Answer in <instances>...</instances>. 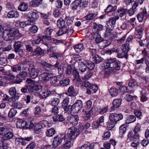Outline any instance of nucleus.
<instances>
[{"label":"nucleus","instance_id":"4c0bfd02","mask_svg":"<svg viewBox=\"0 0 149 149\" xmlns=\"http://www.w3.org/2000/svg\"><path fill=\"white\" fill-rule=\"evenodd\" d=\"M23 45V43L22 42L18 41H15L13 45L14 51L15 52L17 53L18 50L20 49V48Z\"/></svg>","mask_w":149,"mask_h":149},{"label":"nucleus","instance_id":"20e7f679","mask_svg":"<svg viewBox=\"0 0 149 149\" xmlns=\"http://www.w3.org/2000/svg\"><path fill=\"white\" fill-rule=\"evenodd\" d=\"M123 118V116L122 113H116L110 114L109 117L110 122L115 124H116L118 121L122 120Z\"/></svg>","mask_w":149,"mask_h":149},{"label":"nucleus","instance_id":"dca6fc26","mask_svg":"<svg viewBox=\"0 0 149 149\" xmlns=\"http://www.w3.org/2000/svg\"><path fill=\"white\" fill-rule=\"evenodd\" d=\"M32 140V137L30 136L29 137H25L24 138H17L16 141L19 142L22 145L25 146L28 143V142Z\"/></svg>","mask_w":149,"mask_h":149},{"label":"nucleus","instance_id":"09e8293b","mask_svg":"<svg viewBox=\"0 0 149 149\" xmlns=\"http://www.w3.org/2000/svg\"><path fill=\"white\" fill-rule=\"evenodd\" d=\"M17 113V111L14 108L11 109L8 113V116L9 118H13L14 117Z\"/></svg>","mask_w":149,"mask_h":149},{"label":"nucleus","instance_id":"49530a36","mask_svg":"<svg viewBox=\"0 0 149 149\" xmlns=\"http://www.w3.org/2000/svg\"><path fill=\"white\" fill-rule=\"evenodd\" d=\"M28 8L27 4L25 3H21L18 7V9L22 11L27 10Z\"/></svg>","mask_w":149,"mask_h":149},{"label":"nucleus","instance_id":"f3484780","mask_svg":"<svg viewBox=\"0 0 149 149\" xmlns=\"http://www.w3.org/2000/svg\"><path fill=\"white\" fill-rule=\"evenodd\" d=\"M117 7L116 5L113 6L111 4L109 5L105 10L104 12L107 13H110L116 12L115 11L116 10Z\"/></svg>","mask_w":149,"mask_h":149},{"label":"nucleus","instance_id":"473e14b6","mask_svg":"<svg viewBox=\"0 0 149 149\" xmlns=\"http://www.w3.org/2000/svg\"><path fill=\"white\" fill-rule=\"evenodd\" d=\"M84 48V46L83 44L79 43L74 45V48L77 52H80L82 51Z\"/></svg>","mask_w":149,"mask_h":149},{"label":"nucleus","instance_id":"79ce46f5","mask_svg":"<svg viewBox=\"0 0 149 149\" xmlns=\"http://www.w3.org/2000/svg\"><path fill=\"white\" fill-rule=\"evenodd\" d=\"M54 120V121L62 122L65 120V118L63 115L59 114H57L54 116L53 117Z\"/></svg>","mask_w":149,"mask_h":149},{"label":"nucleus","instance_id":"a18cd8bd","mask_svg":"<svg viewBox=\"0 0 149 149\" xmlns=\"http://www.w3.org/2000/svg\"><path fill=\"white\" fill-rule=\"evenodd\" d=\"M117 57L118 58H125L126 59H127L128 58V53L124 51H122L121 53L119 52L118 54H117Z\"/></svg>","mask_w":149,"mask_h":149},{"label":"nucleus","instance_id":"3c124183","mask_svg":"<svg viewBox=\"0 0 149 149\" xmlns=\"http://www.w3.org/2000/svg\"><path fill=\"white\" fill-rule=\"evenodd\" d=\"M91 126V124L89 123H87L84 125H81L80 128V130L83 132H85Z\"/></svg>","mask_w":149,"mask_h":149},{"label":"nucleus","instance_id":"c756f323","mask_svg":"<svg viewBox=\"0 0 149 149\" xmlns=\"http://www.w3.org/2000/svg\"><path fill=\"white\" fill-rule=\"evenodd\" d=\"M48 90H42L40 92L39 95L42 99L46 98L49 97Z\"/></svg>","mask_w":149,"mask_h":149},{"label":"nucleus","instance_id":"5fc2aeb1","mask_svg":"<svg viewBox=\"0 0 149 149\" xmlns=\"http://www.w3.org/2000/svg\"><path fill=\"white\" fill-rule=\"evenodd\" d=\"M110 132L108 131L104 132L102 136V139L103 140H106L109 138L111 136Z\"/></svg>","mask_w":149,"mask_h":149},{"label":"nucleus","instance_id":"39448f33","mask_svg":"<svg viewBox=\"0 0 149 149\" xmlns=\"http://www.w3.org/2000/svg\"><path fill=\"white\" fill-rule=\"evenodd\" d=\"M112 16L113 17L110 18L108 21L107 22V27L109 28L111 27L113 28L116 24V21L119 19V16L116 12L112 13Z\"/></svg>","mask_w":149,"mask_h":149},{"label":"nucleus","instance_id":"c9c22d12","mask_svg":"<svg viewBox=\"0 0 149 149\" xmlns=\"http://www.w3.org/2000/svg\"><path fill=\"white\" fill-rule=\"evenodd\" d=\"M59 99L57 97H54L49 102L50 104L53 106H57L59 103Z\"/></svg>","mask_w":149,"mask_h":149},{"label":"nucleus","instance_id":"0eeeda50","mask_svg":"<svg viewBox=\"0 0 149 149\" xmlns=\"http://www.w3.org/2000/svg\"><path fill=\"white\" fill-rule=\"evenodd\" d=\"M53 31V28L49 26L48 27L44 32V35L42 36L43 39L45 40H49L51 39V35Z\"/></svg>","mask_w":149,"mask_h":149},{"label":"nucleus","instance_id":"052dcab7","mask_svg":"<svg viewBox=\"0 0 149 149\" xmlns=\"http://www.w3.org/2000/svg\"><path fill=\"white\" fill-rule=\"evenodd\" d=\"M36 146V143L35 142L32 141L28 144L26 148V149H34Z\"/></svg>","mask_w":149,"mask_h":149},{"label":"nucleus","instance_id":"a211bd4d","mask_svg":"<svg viewBox=\"0 0 149 149\" xmlns=\"http://www.w3.org/2000/svg\"><path fill=\"white\" fill-rule=\"evenodd\" d=\"M98 87L97 85L95 84H92L89 89H88L86 90V93L89 95H91L95 93L97 91Z\"/></svg>","mask_w":149,"mask_h":149},{"label":"nucleus","instance_id":"4d7b16f0","mask_svg":"<svg viewBox=\"0 0 149 149\" xmlns=\"http://www.w3.org/2000/svg\"><path fill=\"white\" fill-rule=\"evenodd\" d=\"M12 106L14 107L19 109H21L22 107V105L19 102H13Z\"/></svg>","mask_w":149,"mask_h":149},{"label":"nucleus","instance_id":"e433bc0d","mask_svg":"<svg viewBox=\"0 0 149 149\" xmlns=\"http://www.w3.org/2000/svg\"><path fill=\"white\" fill-rule=\"evenodd\" d=\"M78 68L79 70L82 73L85 72L87 69V66L85 63L83 62L79 63Z\"/></svg>","mask_w":149,"mask_h":149},{"label":"nucleus","instance_id":"bf43d9fd","mask_svg":"<svg viewBox=\"0 0 149 149\" xmlns=\"http://www.w3.org/2000/svg\"><path fill=\"white\" fill-rule=\"evenodd\" d=\"M7 83V78L0 76V86L5 85Z\"/></svg>","mask_w":149,"mask_h":149},{"label":"nucleus","instance_id":"e2e57ef3","mask_svg":"<svg viewBox=\"0 0 149 149\" xmlns=\"http://www.w3.org/2000/svg\"><path fill=\"white\" fill-rule=\"evenodd\" d=\"M0 145V149H8V146L6 141H2Z\"/></svg>","mask_w":149,"mask_h":149},{"label":"nucleus","instance_id":"5701e85b","mask_svg":"<svg viewBox=\"0 0 149 149\" xmlns=\"http://www.w3.org/2000/svg\"><path fill=\"white\" fill-rule=\"evenodd\" d=\"M59 30L56 33L55 36L56 37L59 36L67 33V28L65 26L60 28Z\"/></svg>","mask_w":149,"mask_h":149},{"label":"nucleus","instance_id":"0e129e2a","mask_svg":"<svg viewBox=\"0 0 149 149\" xmlns=\"http://www.w3.org/2000/svg\"><path fill=\"white\" fill-rule=\"evenodd\" d=\"M34 125L32 121L30 122L28 121V122H27V124H26L25 129H33L34 127Z\"/></svg>","mask_w":149,"mask_h":149},{"label":"nucleus","instance_id":"6e6d98bb","mask_svg":"<svg viewBox=\"0 0 149 149\" xmlns=\"http://www.w3.org/2000/svg\"><path fill=\"white\" fill-rule=\"evenodd\" d=\"M119 129L120 134L121 135H123L125 132L127 128L125 125H123L120 126Z\"/></svg>","mask_w":149,"mask_h":149},{"label":"nucleus","instance_id":"2f4dec72","mask_svg":"<svg viewBox=\"0 0 149 149\" xmlns=\"http://www.w3.org/2000/svg\"><path fill=\"white\" fill-rule=\"evenodd\" d=\"M14 136L13 133L10 132H5L4 135L3 136L2 138L4 140L3 141H6L7 140L12 138Z\"/></svg>","mask_w":149,"mask_h":149},{"label":"nucleus","instance_id":"412c9836","mask_svg":"<svg viewBox=\"0 0 149 149\" xmlns=\"http://www.w3.org/2000/svg\"><path fill=\"white\" fill-rule=\"evenodd\" d=\"M26 124L27 122L26 121L20 119L17 121L16 126L17 128L25 129Z\"/></svg>","mask_w":149,"mask_h":149},{"label":"nucleus","instance_id":"2eb2a0df","mask_svg":"<svg viewBox=\"0 0 149 149\" xmlns=\"http://www.w3.org/2000/svg\"><path fill=\"white\" fill-rule=\"evenodd\" d=\"M27 72L26 71L20 72L19 74L16 76V82L17 84H20L22 82V79L21 78H24L26 77L27 74Z\"/></svg>","mask_w":149,"mask_h":149},{"label":"nucleus","instance_id":"6ab92c4d","mask_svg":"<svg viewBox=\"0 0 149 149\" xmlns=\"http://www.w3.org/2000/svg\"><path fill=\"white\" fill-rule=\"evenodd\" d=\"M93 112L92 109H91L89 111H86L83 110L82 111V117H83L85 120H88L91 117V115Z\"/></svg>","mask_w":149,"mask_h":149},{"label":"nucleus","instance_id":"9d476101","mask_svg":"<svg viewBox=\"0 0 149 149\" xmlns=\"http://www.w3.org/2000/svg\"><path fill=\"white\" fill-rule=\"evenodd\" d=\"M122 100L121 98L115 99L112 102V106L111 107V111H114L117 110L120 106Z\"/></svg>","mask_w":149,"mask_h":149},{"label":"nucleus","instance_id":"c85d7f7f","mask_svg":"<svg viewBox=\"0 0 149 149\" xmlns=\"http://www.w3.org/2000/svg\"><path fill=\"white\" fill-rule=\"evenodd\" d=\"M127 9L124 8H120L119 9L117 10L116 13H118V16L119 17H121L124 16L127 13Z\"/></svg>","mask_w":149,"mask_h":149},{"label":"nucleus","instance_id":"6e6552de","mask_svg":"<svg viewBox=\"0 0 149 149\" xmlns=\"http://www.w3.org/2000/svg\"><path fill=\"white\" fill-rule=\"evenodd\" d=\"M145 17L146 18H149V12H147L145 8H143L137 15V19L140 22H141L143 20Z\"/></svg>","mask_w":149,"mask_h":149},{"label":"nucleus","instance_id":"ea45409f","mask_svg":"<svg viewBox=\"0 0 149 149\" xmlns=\"http://www.w3.org/2000/svg\"><path fill=\"white\" fill-rule=\"evenodd\" d=\"M57 26L59 28L66 26L65 21L61 17L60 18L57 20Z\"/></svg>","mask_w":149,"mask_h":149},{"label":"nucleus","instance_id":"603ef678","mask_svg":"<svg viewBox=\"0 0 149 149\" xmlns=\"http://www.w3.org/2000/svg\"><path fill=\"white\" fill-rule=\"evenodd\" d=\"M121 49L122 51H124L128 53V52L130 49L129 43L126 42V43L122 45Z\"/></svg>","mask_w":149,"mask_h":149},{"label":"nucleus","instance_id":"13d9d810","mask_svg":"<svg viewBox=\"0 0 149 149\" xmlns=\"http://www.w3.org/2000/svg\"><path fill=\"white\" fill-rule=\"evenodd\" d=\"M134 113L136 117L139 119H141V117H142V114L141 112L139 110H134Z\"/></svg>","mask_w":149,"mask_h":149},{"label":"nucleus","instance_id":"f704fd0d","mask_svg":"<svg viewBox=\"0 0 149 149\" xmlns=\"http://www.w3.org/2000/svg\"><path fill=\"white\" fill-rule=\"evenodd\" d=\"M97 14L95 13H89L84 17V18L86 20L91 21L93 19L97 17Z\"/></svg>","mask_w":149,"mask_h":149},{"label":"nucleus","instance_id":"f8f14e48","mask_svg":"<svg viewBox=\"0 0 149 149\" xmlns=\"http://www.w3.org/2000/svg\"><path fill=\"white\" fill-rule=\"evenodd\" d=\"M14 36V34L11 31L5 30L3 32L1 37L6 40L8 41L11 40Z\"/></svg>","mask_w":149,"mask_h":149},{"label":"nucleus","instance_id":"b1692460","mask_svg":"<svg viewBox=\"0 0 149 149\" xmlns=\"http://www.w3.org/2000/svg\"><path fill=\"white\" fill-rule=\"evenodd\" d=\"M7 16L8 18H17L19 16V12L16 10H12L9 11L8 14Z\"/></svg>","mask_w":149,"mask_h":149},{"label":"nucleus","instance_id":"c03bdc74","mask_svg":"<svg viewBox=\"0 0 149 149\" xmlns=\"http://www.w3.org/2000/svg\"><path fill=\"white\" fill-rule=\"evenodd\" d=\"M110 93L112 97L116 96L118 94V90L114 87H112L110 89Z\"/></svg>","mask_w":149,"mask_h":149},{"label":"nucleus","instance_id":"bb28decb","mask_svg":"<svg viewBox=\"0 0 149 149\" xmlns=\"http://www.w3.org/2000/svg\"><path fill=\"white\" fill-rule=\"evenodd\" d=\"M92 59L94 63L96 64L100 63L104 60L103 58L98 55L93 56Z\"/></svg>","mask_w":149,"mask_h":149},{"label":"nucleus","instance_id":"69168bd1","mask_svg":"<svg viewBox=\"0 0 149 149\" xmlns=\"http://www.w3.org/2000/svg\"><path fill=\"white\" fill-rule=\"evenodd\" d=\"M38 29V27L35 25H34L30 27L29 31L30 33H34L37 32Z\"/></svg>","mask_w":149,"mask_h":149},{"label":"nucleus","instance_id":"338daca9","mask_svg":"<svg viewBox=\"0 0 149 149\" xmlns=\"http://www.w3.org/2000/svg\"><path fill=\"white\" fill-rule=\"evenodd\" d=\"M108 110V106H107L105 107H102L100 109L99 113L101 114H103L106 113Z\"/></svg>","mask_w":149,"mask_h":149},{"label":"nucleus","instance_id":"4468645a","mask_svg":"<svg viewBox=\"0 0 149 149\" xmlns=\"http://www.w3.org/2000/svg\"><path fill=\"white\" fill-rule=\"evenodd\" d=\"M81 3V0H75L70 5L71 9L72 10L74 11L77 10L79 7H82Z\"/></svg>","mask_w":149,"mask_h":149},{"label":"nucleus","instance_id":"393cba45","mask_svg":"<svg viewBox=\"0 0 149 149\" xmlns=\"http://www.w3.org/2000/svg\"><path fill=\"white\" fill-rule=\"evenodd\" d=\"M68 93L69 94L70 96H76L78 94V92L77 91L74 89L73 86H70L68 90Z\"/></svg>","mask_w":149,"mask_h":149},{"label":"nucleus","instance_id":"7ed1b4c3","mask_svg":"<svg viewBox=\"0 0 149 149\" xmlns=\"http://www.w3.org/2000/svg\"><path fill=\"white\" fill-rule=\"evenodd\" d=\"M29 70L30 75L32 79H35L38 77L39 70L36 68L33 61L29 63Z\"/></svg>","mask_w":149,"mask_h":149},{"label":"nucleus","instance_id":"cd10ccee","mask_svg":"<svg viewBox=\"0 0 149 149\" xmlns=\"http://www.w3.org/2000/svg\"><path fill=\"white\" fill-rule=\"evenodd\" d=\"M42 0H33L29 3V5L33 7H37L42 3Z\"/></svg>","mask_w":149,"mask_h":149},{"label":"nucleus","instance_id":"8fccbe9b","mask_svg":"<svg viewBox=\"0 0 149 149\" xmlns=\"http://www.w3.org/2000/svg\"><path fill=\"white\" fill-rule=\"evenodd\" d=\"M21 68L20 65H16L11 66L12 71L14 72H17L18 71H20Z\"/></svg>","mask_w":149,"mask_h":149},{"label":"nucleus","instance_id":"a878e982","mask_svg":"<svg viewBox=\"0 0 149 149\" xmlns=\"http://www.w3.org/2000/svg\"><path fill=\"white\" fill-rule=\"evenodd\" d=\"M56 133L55 130L53 128L47 130L45 132L46 136L51 137L53 136Z\"/></svg>","mask_w":149,"mask_h":149},{"label":"nucleus","instance_id":"4be33fe9","mask_svg":"<svg viewBox=\"0 0 149 149\" xmlns=\"http://www.w3.org/2000/svg\"><path fill=\"white\" fill-rule=\"evenodd\" d=\"M140 93L141 94L140 101L143 102L146 101L148 99V98L146 96V91L144 89H142V90L140 91Z\"/></svg>","mask_w":149,"mask_h":149},{"label":"nucleus","instance_id":"9b49d317","mask_svg":"<svg viewBox=\"0 0 149 149\" xmlns=\"http://www.w3.org/2000/svg\"><path fill=\"white\" fill-rule=\"evenodd\" d=\"M79 119V116L77 115H71L68 117V120L69 122L74 126H76L78 124Z\"/></svg>","mask_w":149,"mask_h":149},{"label":"nucleus","instance_id":"680f3d73","mask_svg":"<svg viewBox=\"0 0 149 149\" xmlns=\"http://www.w3.org/2000/svg\"><path fill=\"white\" fill-rule=\"evenodd\" d=\"M33 96L31 93H30L27 95L26 97V98L25 99V100L26 102V103L28 104L30 102L31 100L33 99Z\"/></svg>","mask_w":149,"mask_h":149},{"label":"nucleus","instance_id":"f03ea898","mask_svg":"<svg viewBox=\"0 0 149 149\" xmlns=\"http://www.w3.org/2000/svg\"><path fill=\"white\" fill-rule=\"evenodd\" d=\"M121 65V62L116 58L110 57L107 59L104 63V77H107L113 71L120 70Z\"/></svg>","mask_w":149,"mask_h":149},{"label":"nucleus","instance_id":"a19ab883","mask_svg":"<svg viewBox=\"0 0 149 149\" xmlns=\"http://www.w3.org/2000/svg\"><path fill=\"white\" fill-rule=\"evenodd\" d=\"M59 84L61 86H66L69 85L70 83V80L68 78H65L62 79V80L59 81Z\"/></svg>","mask_w":149,"mask_h":149},{"label":"nucleus","instance_id":"de8ad7c7","mask_svg":"<svg viewBox=\"0 0 149 149\" xmlns=\"http://www.w3.org/2000/svg\"><path fill=\"white\" fill-rule=\"evenodd\" d=\"M29 18L30 19H33L35 21V20L37 19L39 17L38 14L34 12H31L29 14Z\"/></svg>","mask_w":149,"mask_h":149},{"label":"nucleus","instance_id":"37998d69","mask_svg":"<svg viewBox=\"0 0 149 149\" xmlns=\"http://www.w3.org/2000/svg\"><path fill=\"white\" fill-rule=\"evenodd\" d=\"M85 64L87 66V68L90 70H93L95 68V64L94 63L89 61H87L85 62Z\"/></svg>","mask_w":149,"mask_h":149},{"label":"nucleus","instance_id":"7c9ffc66","mask_svg":"<svg viewBox=\"0 0 149 149\" xmlns=\"http://www.w3.org/2000/svg\"><path fill=\"white\" fill-rule=\"evenodd\" d=\"M136 117L132 115H129L127 116L126 120V124H130L135 122L136 120Z\"/></svg>","mask_w":149,"mask_h":149},{"label":"nucleus","instance_id":"864d4df0","mask_svg":"<svg viewBox=\"0 0 149 149\" xmlns=\"http://www.w3.org/2000/svg\"><path fill=\"white\" fill-rule=\"evenodd\" d=\"M112 30L111 29V28H107L104 34L105 37H111L112 35Z\"/></svg>","mask_w":149,"mask_h":149},{"label":"nucleus","instance_id":"aec40b11","mask_svg":"<svg viewBox=\"0 0 149 149\" xmlns=\"http://www.w3.org/2000/svg\"><path fill=\"white\" fill-rule=\"evenodd\" d=\"M73 75L74 81H75L81 84V79L79 74V73L76 69L74 70L73 71Z\"/></svg>","mask_w":149,"mask_h":149},{"label":"nucleus","instance_id":"f257e3e1","mask_svg":"<svg viewBox=\"0 0 149 149\" xmlns=\"http://www.w3.org/2000/svg\"><path fill=\"white\" fill-rule=\"evenodd\" d=\"M80 130L74 126L69 128L68 130V133L63 136L61 134L58 135L54 138L52 145L56 147L60 145L62 141L64 139L70 140H73L79 134Z\"/></svg>","mask_w":149,"mask_h":149},{"label":"nucleus","instance_id":"ddd939ff","mask_svg":"<svg viewBox=\"0 0 149 149\" xmlns=\"http://www.w3.org/2000/svg\"><path fill=\"white\" fill-rule=\"evenodd\" d=\"M40 64L42 67L46 70L49 71L54 69L53 65L48 63L44 61H42L40 62Z\"/></svg>","mask_w":149,"mask_h":149},{"label":"nucleus","instance_id":"72a5a7b5","mask_svg":"<svg viewBox=\"0 0 149 149\" xmlns=\"http://www.w3.org/2000/svg\"><path fill=\"white\" fill-rule=\"evenodd\" d=\"M137 97L136 95H132L130 94H126L124 97L125 99L127 102H130L134 100H136Z\"/></svg>","mask_w":149,"mask_h":149},{"label":"nucleus","instance_id":"58836bf2","mask_svg":"<svg viewBox=\"0 0 149 149\" xmlns=\"http://www.w3.org/2000/svg\"><path fill=\"white\" fill-rule=\"evenodd\" d=\"M128 84V86L132 88L138 86V83L136 82V80L133 79H130Z\"/></svg>","mask_w":149,"mask_h":149},{"label":"nucleus","instance_id":"774afa93","mask_svg":"<svg viewBox=\"0 0 149 149\" xmlns=\"http://www.w3.org/2000/svg\"><path fill=\"white\" fill-rule=\"evenodd\" d=\"M141 128V125L140 124L138 123L135 126L134 129V132L135 133H137L140 131Z\"/></svg>","mask_w":149,"mask_h":149},{"label":"nucleus","instance_id":"423d86ee","mask_svg":"<svg viewBox=\"0 0 149 149\" xmlns=\"http://www.w3.org/2000/svg\"><path fill=\"white\" fill-rule=\"evenodd\" d=\"M83 106L82 102L81 100H77L72 105V112L74 113H78L82 109Z\"/></svg>","mask_w":149,"mask_h":149},{"label":"nucleus","instance_id":"1a4fd4ad","mask_svg":"<svg viewBox=\"0 0 149 149\" xmlns=\"http://www.w3.org/2000/svg\"><path fill=\"white\" fill-rule=\"evenodd\" d=\"M52 74L47 72H41L40 75V78L41 81L43 83H45L48 81L49 79L51 78Z\"/></svg>","mask_w":149,"mask_h":149}]
</instances>
